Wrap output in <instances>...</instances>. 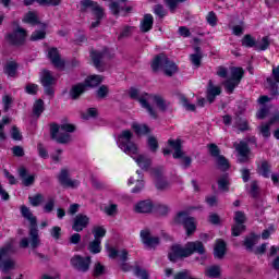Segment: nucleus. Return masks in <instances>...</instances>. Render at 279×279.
I'll return each mask as SVG.
<instances>
[{
	"label": "nucleus",
	"mask_w": 279,
	"mask_h": 279,
	"mask_svg": "<svg viewBox=\"0 0 279 279\" xmlns=\"http://www.w3.org/2000/svg\"><path fill=\"white\" fill-rule=\"evenodd\" d=\"M193 254H198V256H204L206 254L204 242L199 240L191 241L187 242L184 247L180 244L171 245L170 252L168 253V260H170V263H178V260L189 258L190 256H193Z\"/></svg>",
	"instance_id": "1"
},
{
	"label": "nucleus",
	"mask_w": 279,
	"mask_h": 279,
	"mask_svg": "<svg viewBox=\"0 0 279 279\" xmlns=\"http://www.w3.org/2000/svg\"><path fill=\"white\" fill-rule=\"evenodd\" d=\"M153 73H158L160 69H163V74L167 77H173L178 73V64L171 61L165 53L156 54L150 63Z\"/></svg>",
	"instance_id": "2"
},
{
	"label": "nucleus",
	"mask_w": 279,
	"mask_h": 279,
	"mask_svg": "<svg viewBox=\"0 0 279 279\" xmlns=\"http://www.w3.org/2000/svg\"><path fill=\"white\" fill-rule=\"evenodd\" d=\"M21 215L31 223L28 232L31 238V246L33 247V250H36V247L40 245V238L38 236V220L36 216L32 214V210H29L28 207L25 205L21 206Z\"/></svg>",
	"instance_id": "3"
},
{
	"label": "nucleus",
	"mask_w": 279,
	"mask_h": 279,
	"mask_svg": "<svg viewBox=\"0 0 279 279\" xmlns=\"http://www.w3.org/2000/svg\"><path fill=\"white\" fill-rule=\"evenodd\" d=\"M89 9L92 10L93 16L96 19L95 22H92L90 29H95L101 25L106 12L104 11V7L99 5V2L97 1L81 0V12H87Z\"/></svg>",
	"instance_id": "4"
},
{
	"label": "nucleus",
	"mask_w": 279,
	"mask_h": 279,
	"mask_svg": "<svg viewBox=\"0 0 279 279\" xmlns=\"http://www.w3.org/2000/svg\"><path fill=\"white\" fill-rule=\"evenodd\" d=\"M132 138H134V133L130 130H123L118 135V147L129 156L132 154H138V146L132 141Z\"/></svg>",
	"instance_id": "5"
},
{
	"label": "nucleus",
	"mask_w": 279,
	"mask_h": 279,
	"mask_svg": "<svg viewBox=\"0 0 279 279\" xmlns=\"http://www.w3.org/2000/svg\"><path fill=\"white\" fill-rule=\"evenodd\" d=\"M39 82L44 88V94L53 99L56 97V89L53 88L56 86V76L51 71L43 70Z\"/></svg>",
	"instance_id": "6"
},
{
	"label": "nucleus",
	"mask_w": 279,
	"mask_h": 279,
	"mask_svg": "<svg viewBox=\"0 0 279 279\" xmlns=\"http://www.w3.org/2000/svg\"><path fill=\"white\" fill-rule=\"evenodd\" d=\"M169 147H172L174 149V153L172 157L174 160H182L183 168L189 169L191 165L193 163V159L190 156H184V151L182 150V140H168Z\"/></svg>",
	"instance_id": "7"
},
{
	"label": "nucleus",
	"mask_w": 279,
	"mask_h": 279,
	"mask_svg": "<svg viewBox=\"0 0 279 279\" xmlns=\"http://www.w3.org/2000/svg\"><path fill=\"white\" fill-rule=\"evenodd\" d=\"M5 39L12 47H23L27 43V29L17 26L5 36Z\"/></svg>",
	"instance_id": "8"
},
{
	"label": "nucleus",
	"mask_w": 279,
	"mask_h": 279,
	"mask_svg": "<svg viewBox=\"0 0 279 279\" xmlns=\"http://www.w3.org/2000/svg\"><path fill=\"white\" fill-rule=\"evenodd\" d=\"M93 264V257L82 256L76 254L71 257L70 265L75 271H81L82 274H87L90 270V265Z\"/></svg>",
	"instance_id": "9"
},
{
	"label": "nucleus",
	"mask_w": 279,
	"mask_h": 279,
	"mask_svg": "<svg viewBox=\"0 0 279 279\" xmlns=\"http://www.w3.org/2000/svg\"><path fill=\"white\" fill-rule=\"evenodd\" d=\"M129 97L130 99H134L135 101H138L142 106V108H145L147 110L149 117L151 119H158V113L154 110V107L145 99V97L140 96L138 89L136 87H131L129 89Z\"/></svg>",
	"instance_id": "10"
},
{
	"label": "nucleus",
	"mask_w": 279,
	"mask_h": 279,
	"mask_svg": "<svg viewBox=\"0 0 279 279\" xmlns=\"http://www.w3.org/2000/svg\"><path fill=\"white\" fill-rule=\"evenodd\" d=\"M12 252V244H7L0 248V267L3 274H9L10 269H14V260L8 258ZM8 258V259H4ZM4 259V260H3Z\"/></svg>",
	"instance_id": "11"
},
{
	"label": "nucleus",
	"mask_w": 279,
	"mask_h": 279,
	"mask_svg": "<svg viewBox=\"0 0 279 279\" xmlns=\"http://www.w3.org/2000/svg\"><path fill=\"white\" fill-rule=\"evenodd\" d=\"M59 184L63 189H77L81 182L77 179L72 180L71 174H69V169L62 168L57 177Z\"/></svg>",
	"instance_id": "12"
},
{
	"label": "nucleus",
	"mask_w": 279,
	"mask_h": 279,
	"mask_svg": "<svg viewBox=\"0 0 279 279\" xmlns=\"http://www.w3.org/2000/svg\"><path fill=\"white\" fill-rule=\"evenodd\" d=\"M140 238L143 245H145L146 250H156V247L160 245V238L153 236L151 231L149 229L141 230Z\"/></svg>",
	"instance_id": "13"
},
{
	"label": "nucleus",
	"mask_w": 279,
	"mask_h": 279,
	"mask_svg": "<svg viewBox=\"0 0 279 279\" xmlns=\"http://www.w3.org/2000/svg\"><path fill=\"white\" fill-rule=\"evenodd\" d=\"M47 58L54 69H65L66 61L62 59V54H60V50H58V48H48Z\"/></svg>",
	"instance_id": "14"
},
{
	"label": "nucleus",
	"mask_w": 279,
	"mask_h": 279,
	"mask_svg": "<svg viewBox=\"0 0 279 279\" xmlns=\"http://www.w3.org/2000/svg\"><path fill=\"white\" fill-rule=\"evenodd\" d=\"M60 133V124L52 122L50 123V138L59 143V145H66V143L71 142V135L69 133Z\"/></svg>",
	"instance_id": "15"
},
{
	"label": "nucleus",
	"mask_w": 279,
	"mask_h": 279,
	"mask_svg": "<svg viewBox=\"0 0 279 279\" xmlns=\"http://www.w3.org/2000/svg\"><path fill=\"white\" fill-rule=\"evenodd\" d=\"M109 10L113 16L119 17V16H128V14H132L134 8H132V5L121 4L117 1H112L109 4Z\"/></svg>",
	"instance_id": "16"
},
{
	"label": "nucleus",
	"mask_w": 279,
	"mask_h": 279,
	"mask_svg": "<svg viewBox=\"0 0 279 279\" xmlns=\"http://www.w3.org/2000/svg\"><path fill=\"white\" fill-rule=\"evenodd\" d=\"M105 57H106V51H104V50L92 49L89 51V58L92 60V64L100 73H104L106 71V68L104 66V58Z\"/></svg>",
	"instance_id": "17"
},
{
	"label": "nucleus",
	"mask_w": 279,
	"mask_h": 279,
	"mask_svg": "<svg viewBox=\"0 0 279 279\" xmlns=\"http://www.w3.org/2000/svg\"><path fill=\"white\" fill-rule=\"evenodd\" d=\"M88 93L86 85L83 82L75 83L69 90V97L72 101H80L84 95Z\"/></svg>",
	"instance_id": "18"
},
{
	"label": "nucleus",
	"mask_w": 279,
	"mask_h": 279,
	"mask_svg": "<svg viewBox=\"0 0 279 279\" xmlns=\"http://www.w3.org/2000/svg\"><path fill=\"white\" fill-rule=\"evenodd\" d=\"M90 223V218L84 214H77L73 220L72 230L74 232H82L84 229L88 228Z\"/></svg>",
	"instance_id": "19"
},
{
	"label": "nucleus",
	"mask_w": 279,
	"mask_h": 279,
	"mask_svg": "<svg viewBox=\"0 0 279 279\" xmlns=\"http://www.w3.org/2000/svg\"><path fill=\"white\" fill-rule=\"evenodd\" d=\"M22 22L26 25H32V27H36V25H41L43 29H47V24L40 22V17H38V14H36V12L34 11H28L27 13H25Z\"/></svg>",
	"instance_id": "20"
},
{
	"label": "nucleus",
	"mask_w": 279,
	"mask_h": 279,
	"mask_svg": "<svg viewBox=\"0 0 279 279\" xmlns=\"http://www.w3.org/2000/svg\"><path fill=\"white\" fill-rule=\"evenodd\" d=\"M134 210L140 215H149L154 213V202L151 199L140 201L135 205Z\"/></svg>",
	"instance_id": "21"
},
{
	"label": "nucleus",
	"mask_w": 279,
	"mask_h": 279,
	"mask_svg": "<svg viewBox=\"0 0 279 279\" xmlns=\"http://www.w3.org/2000/svg\"><path fill=\"white\" fill-rule=\"evenodd\" d=\"M236 151L239 154L238 161L243 165L245 162H250V145L245 142H240V144L236 146Z\"/></svg>",
	"instance_id": "22"
},
{
	"label": "nucleus",
	"mask_w": 279,
	"mask_h": 279,
	"mask_svg": "<svg viewBox=\"0 0 279 279\" xmlns=\"http://www.w3.org/2000/svg\"><path fill=\"white\" fill-rule=\"evenodd\" d=\"M226 254H228V243H226L222 239L216 240L214 246V258L221 260Z\"/></svg>",
	"instance_id": "23"
},
{
	"label": "nucleus",
	"mask_w": 279,
	"mask_h": 279,
	"mask_svg": "<svg viewBox=\"0 0 279 279\" xmlns=\"http://www.w3.org/2000/svg\"><path fill=\"white\" fill-rule=\"evenodd\" d=\"M17 173L24 186H32L36 182V174H29L25 167H20Z\"/></svg>",
	"instance_id": "24"
},
{
	"label": "nucleus",
	"mask_w": 279,
	"mask_h": 279,
	"mask_svg": "<svg viewBox=\"0 0 279 279\" xmlns=\"http://www.w3.org/2000/svg\"><path fill=\"white\" fill-rule=\"evenodd\" d=\"M153 175L155 178V186L157 191H165V189L169 187V182L165 180V177L162 175V170L154 169Z\"/></svg>",
	"instance_id": "25"
},
{
	"label": "nucleus",
	"mask_w": 279,
	"mask_h": 279,
	"mask_svg": "<svg viewBox=\"0 0 279 279\" xmlns=\"http://www.w3.org/2000/svg\"><path fill=\"white\" fill-rule=\"evenodd\" d=\"M218 95H221V87L215 86V84L213 83V80H209L208 86H207V92H206L207 101L209 104H214L215 99H217Z\"/></svg>",
	"instance_id": "26"
},
{
	"label": "nucleus",
	"mask_w": 279,
	"mask_h": 279,
	"mask_svg": "<svg viewBox=\"0 0 279 279\" xmlns=\"http://www.w3.org/2000/svg\"><path fill=\"white\" fill-rule=\"evenodd\" d=\"M140 29L143 34L151 32V29H154V15L149 13L145 14L143 20L141 21Z\"/></svg>",
	"instance_id": "27"
},
{
	"label": "nucleus",
	"mask_w": 279,
	"mask_h": 279,
	"mask_svg": "<svg viewBox=\"0 0 279 279\" xmlns=\"http://www.w3.org/2000/svg\"><path fill=\"white\" fill-rule=\"evenodd\" d=\"M101 82H104V77L101 75L94 74V75L87 76L84 80L83 84L85 85L86 89L88 90V88H97V86H99V84H101Z\"/></svg>",
	"instance_id": "28"
},
{
	"label": "nucleus",
	"mask_w": 279,
	"mask_h": 279,
	"mask_svg": "<svg viewBox=\"0 0 279 279\" xmlns=\"http://www.w3.org/2000/svg\"><path fill=\"white\" fill-rule=\"evenodd\" d=\"M241 45L245 49H256L258 47V40L252 34H245L241 39Z\"/></svg>",
	"instance_id": "29"
},
{
	"label": "nucleus",
	"mask_w": 279,
	"mask_h": 279,
	"mask_svg": "<svg viewBox=\"0 0 279 279\" xmlns=\"http://www.w3.org/2000/svg\"><path fill=\"white\" fill-rule=\"evenodd\" d=\"M185 233L187 236H193L197 230V223L195 222V217L190 216L183 225Z\"/></svg>",
	"instance_id": "30"
},
{
	"label": "nucleus",
	"mask_w": 279,
	"mask_h": 279,
	"mask_svg": "<svg viewBox=\"0 0 279 279\" xmlns=\"http://www.w3.org/2000/svg\"><path fill=\"white\" fill-rule=\"evenodd\" d=\"M258 239H260V235L256 234L255 232H251L250 235H247L244 239L243 245L246 247L248 252H252L254 250V245L258 243Z\"/></svg>",
	"instance_id": "31"
},
{
	"label": "nucleus",
	"mask_w": 279,
	"mask_h": 279,
	"mask_svg": "<svg viewBox=\"0 0 279 279\" xmlns=\"http://www.w3.org/2000/svg\"><path fill=\"white\" fill-rule=\"evenodd\" d=\"M257 173L262 175V178H271V163L267 160L262 161L260 166L257 168Z\"/></svg>",
	"instance_id": "32"
},
{
	"label": "nucleus",
	"mask_w": 279,
	"mask_h": 279,
	"mask_svg": "<svg viewBox=\"0 0 279 279\" xmlns=\"http://www.w3.org/2000/svg\"><path fill=\"white\" fill-rule=\"evenodd\" d=\"M43 112H45V100H43V98H38L33 104V117L40 119V117H43Z\"/></svg>",
	"instance_id": "33"
},
{
	"label": "nucleus",
	"mask_w": 279,
	"mask_h": 279,
	"mask_svg": "<svg viewBox=\"0 0 279 279\" xmlns=\"http://www.w3.org/2000/svg\"><path fill=\"white\" fill-rule=\"evenodd\" d=\"M132 130L135 132L136 136H147L151 134V129H149L147 124L133 123Z\"/></svg>",
	"instance_id": "34"
},
{
	"label": "nucleus",
	"mask_w": 279,
	"mask_h": 279,
	"mask_svg": "<svg viewBox=\"0 0 279 279\" xmlns=\"http://www.w3.org/2000/svg\"><path fill=\"white\" fill-rule=\"evenodd\" d=\"M266 82L268 84V90H269V95L270 97H279V86L276 81H274V77L268 76L266 78Z\"/></svg>",
	"instance_id": "35"
},
{
	"label": "nucleus",
	"mask_w": 279,
	"mask_h": 279,
	"mask_svg": "<svg viewBox=\"0 0 279 279\" xmlns=\"http://www.w3.org/2000/svg\"><path fill=\"white\" fill-rule=\"evenodd\" d=\"M19 71V63L16 61L8 62L4 66V74L9 77H16V72Z\"/></svg>",
	"instance_id": "36"
},
{
	"label": "nucleus",
	"mask_w": 279,
	"mask_h": 279,
	"mask_svg": "<svg viewBox=\"0 0 279 279\" xmlns=\"http://www.w3.org/2000/svg\"><path fill=\"white\" fill-rule=\"evenodd\" d=\"M93 278H101L106 276V266L101 262H96L92 270Z\"/></svg>",
	"instance_id": "37"
},
{
	"label": "nucleus",
	"mask_w": 279,
	"mask_h": 279,
	"mask_svg": "<svg viewBox=\"0 0 279 279\" xmlns=\"http://www.w3.org/2000/svg\"><path fill=\"white\" fill-rule=\"evenodd\" d=\"M190 217L191 216H189V211L186 210L178 211L173 217V223H175V226H183L186 219H190Z\"/></svg>",
	"instance_id": "38"
},
{
	"label": "nucleus",
	"mask_w": 279,
	"mask_h": 279,
	"mask_svg": "<svg viewBox=\"0 0 279 279\" xmlns=\"http://www.w3.org/2000/svg\"><path fill=\"white\" fill-rule=\"evenodd\" d=\"M135 162H137V166L144 171H147L149 167H151V159L145 157L144 155L137 156Z\"/></svg>",
	"instance_id": "39"
},
{
	"label": "nucleus",
	"mask_w": 279,
	"mask_h": 279,
	"mask_svg": "<svg viewBox=\"0 0 279 279\" xmlns=\"http://www.w3.org/2000/svg\"><path fill=\"white\" fill-rule=\"evenodd\" d=\"M89 254H101V240L94 239L87 245Z\"/></svg>",
	"instance_id": "40"
},
{
	"label": "nucleus",
	"mask_w": 279,
	"mask_h": 279,
	"mask_svg": "<svg viewBox=\"0 0 279 279\" xmlns=\"http://www.w3.org/2000/svg\"><path fill=\"white\" fill-rule=\"evenodd\" d=\"M107 232L108 231L104 228V226H95L92 229V234L97 241H101V239L106 236Z\"/></svg>",
	"instance_id": "41"
},
{
	"label": "nucleus",
	"mask_w": 279,
	"mask_h": 279,
	"mask_svg": "<svg viewBox=\"0 0 279 279\" xmlns=\"http://www.w3.org/2000/svg\"><path fill=\"white\" fill-rule=\"evenodd\" d=\"M218 189L219 191H223L228 193L230 191V180L228 179V174H223L218 179Z\"/></svg>",
	"instance_id": "42"
},
{
	"label": "nucleus",
	"mask_w": 279,
	"mask_h": 279,
	"mask_svg": "<svg viewBox=\"0 0 279 279\" xmlns=\"http://www.w3.org/2000/svg\"><path fill=\"white\" fill-rule=\"evenodd\" d=\"M243 75H245V70H243V68H233L231 70V80H233V82H238L239 84H241V80H243Z\"/></svg>",
	"instance_id": "43"
},
{
	"label": "nucleus",
	"mask_w": 279,
	"mask_h": 279,
	"mask_svg": "<svg viewBox=\"0 0 279 279\" xmlns=\"http://www.w3.org/2000/svg\"><path fill=\"white\" fill-rule=\"evenodd\" d=\"M235 128H238L240 132H247L250 131V122H247L246 119H243L238 116L235 118Z\"/></svg>",
	"instance_id": "44"
},
{
	"label": "nucleus",
	"mask_w": 279,
	"mask_h": 279,
	"mask_svg": "<svg viewBox=\"0 0 279 279\" xmlns=\"http://www.w3.org/2000/svg\"><path fill=\"white\" fill-rule=\"evenodd\" d=\"M153 213H157V215L161 217H167V215H169V206L156 203L154 204Z\"/></svg>",
	"instance_id": "45"
},
{
	"label": "nucleus",
	"mask_w": 279,
	"mask_h": 279,
	"mask_svg": "<svg viewBox=\"0 0 279 279\" xmlns=\"http://www.w3.org/2000/svg\"><path fill=\"white\" fill-rule=\"evenodd\" d=\"M216 158L217 166L219 167V169H221V171H228V169H230V161H228L226 156L219 155Z\"/></svg>",
	"instance_id": "46"
},
{
	"label": "nucleus",
	"mask_w": 279,
	"mask_h": 279,
	"mask_svg": "<svg viewBox=\"0 0 279 279\" xmlns=\"http://www.w3.org/2000/svg\"><path fill=\"white\" fill-rule=\"evenodd\" d=\"M47 38V32L36 29L32 33L29 40L31 43H38V40H45Z\"/></svg>",
	"instance_id": "47"
},
{
	"label": "nucleus",
	"mask_w": 279,
	"mask_h": 279,
	"mask_svg": "<svg viewBox=\"0 0 279 279\" xmlns=\"http://www.w3.org/2000/svg\"><path fill=\"white\" fill-rule=\"evenodd\" d=\"M239 84L241 83H239L238 81H233L232 78H229L223 82L225 90L228 93V95H232V93H234V88H236Z\"/></svg>",
	"instance_id": "48"
},
{
	"label": "nucleus",
	"mask_w": 279,
	"mask_h": 279,
	"mask_svg": "<svg viewBox=\"0 0 279 279\" xmlns=\"http://www.w3.org/2000/svg\"><path fill=\"white\" fill-rule=\"evenodd\" d=\"M147 147L153 154H156V151H158V148L160 147V145L158 144V138H156V136L154 135L148 136Z\"/></svg>",
	"instance_id": "49"
},
{
	"label": "nucleus",
	"mask_w": 279,
	"mask_h": 279,
	"mask_svg": "<svg viewBox=\"0 0 279 279\" xmlns=\"http://www.w3.org/2000/svg\"><path fill=\"white\" fill-rule=\"evenodd\" d=\"M205 275L207 276V278H220L221 276V267L215 265L209 267Z\"/></svg>",
	"instance_id": "50"
},
{
	"label": "nucleus",
	"mask_w": 279,
	"mask_h": 279,
	"mask_svg": "<svg viewBox=\"0 0 279 279\" xmlns=\"http://www.w3.org/2000/svg\"><path fill=\"white\" fill-rule=\"evenodd\" d=\"M250 195L253 199H258V197H260V187L258 186V181H252Z\"/></svg>",
	"instance_id": "51"
},
{
	"label": "nucleus",
	"mask_w": 279,
	"mask_h": 279,
	"mask_svg": "<svg viewBox=\"0 0 279 279\" xmlns=\"http://www.w3.org/2000/svg\"><path fill=\"white\" fill-rule=\"evenodd\" d=\"M271 45V41L269 40V36H264L262 38V41L256 46V51H267Z\"/></svg>",
	"instance_id": "52"
},
{
	"label": "nucleus",
	"mask_w": 279,
	"mask_h": 279,
	"mask_svg": "<svg viewBox=\"0 0 279 279\" xmlns=\"http://www.w3.org/2000/svg\"><path fill=\"white\" fill-rule=\"evenodd\" d=\"M153 100L156 104L157 108H159V110H161V112L167 111V102L165 101V98H162V96L155 95L153 97Z\"/></svg>",
	"instance_id": "53"
},
{
	"label": "nucleus",
	"mask_w": 279,
	"mask_h": 279,
	"mask_svg": "<svg viewBox=\"0 0 279 279\" xmlns=\"http://www.w3.org/2000/svg\"><path fill=\"white\" fill-rule=\"evenodd\" d=\"M163 1L168 5L171 14H174L175 10H178L179 3H186L187 0H163Z\"/></svg>",
	"instance_id": "54"
},
{
	"label": "nucleus",
	"mask_w": 279,
	"mask_h": 279,
	"mask_svg": "<svg viewBox=\"0 0 279 279\" xmlns=\"http://www.w3.org/2000/svg\"><path fill=\"white\" fill-rule=\"evenodd\" d=\"M234 223H239L242 226H245V222L247 221V217L245 216V211L238 210L234 213L233 217Z\"/></svg>",
	"instance_id": "55"
},
{
	"label": "nucleus",
	"mask_w": 279,
	"mask_h": 279,
	"mask_svg": "<svg viewBox=\"0 0 279 279\" xmlns=\"http://www.w3.org/2000/svg\"><path fill=\"white\" fill-rule=\"evenodd\" d=\"M245 230H247L245 225L235 223L231 227V234L232 236H241V233L245 232Z\"/></svg>",
	"instance_id": "56"
},
{
	"label": "nucleus",
	"mask_w": 279,
	"mask_h": 279,
	"mask_svg": "<svg viewBox=\"0 0 279 279\" xmlns=\"http://www.w3.org/2000/svg\"><path fill=\"white\" fill-rule=\"evenodd\" d=\"M207 149L213 158H218L219 156H221V149H219V146H217V144L215 143L208 144Z\"/></svg>",
	"instance_id": "57"
},
{
	"label": "nucleus",
	"mask_w": 279,
	"mask_h": 279,
	"mask_svg": "<svg viewBox=\"0 0 279 279\" xmlns=\"http://www.w3.org/2000/svg\"><path fill=\"white\" fill-rule=\"evenodd\" d=\"M110 93V89L108 88V85H101L97 90H96V97L97 99H106Z\"/></svg>",
	"instance_id": "58"
},
{
	"label": "nucleus",
	"mask_w": 279,
	"mask_h": 279,
	"mask_svg": "<svg viewBox=\"0 0 279 279\" xmlns=\"http://www.w3.org/2000/svg\"><path fill=\"white\" fill-rule=\"evenodd\" d=\"M180 100H181L182 106L185 107V109L189 112H195V110H197V107H195V105L189 102V98H186V96H181Z\"/></svg>",
	"instance_id": "59"
},
{
	"label": "nucleus",
	"mask_w": 279,
	"mask_h": 279,
	"mask_svg": "<svg viewBox=\"0 0 279 279\" xmlns=\"http://www.w3.org/2000/svg\"><path fill=\"white\" fill-rule=\"evenodd\" d=\"M26 95H38V84L36 83H28L26 84L25 88H24Z\"/></svg>",
	"instance_id": "60"
},
{
	"label": "nucleus",
	"mask_w": 279,
	"mask_h": 279,
	"mask_svg": "<svg viewBox=\"0 0 279 279\" xmlns=\"http://www.w3.org/2000/svg\"><path fill=\"white\" fill-rule=\"evenodd\" d=\"M11 138L13 141H23V133H21V130L19 129V126L13 125L11 128Z\"/></svg>",
	"instance_id": "61"
},
{
	"label": "nucleus",
	"mask_w": 279,
	"mask_h": 279,
	"mask_svg": "<svg viewBox=\"0 0 279 279\" xmlns=\"http://www.w3.org/2000/svg\"><path fill=\"white\" fill-rule=\"evenodd\" d=\"M245 22L244 21H240L239 25H234L232 27V34L233 36H242L243 32H245Z\"/></svg>",
	"instance_id": "62"
},
{
	"label": "nucleus",
	"mask_w": 279,
	"mask_h": 279,
	"mask_svg": "<svg viewBox=\"0 0 279 279\" xmlns=\"http://www.w3.org/2000/svg\"><path fill=\"white\" fill-rule=\"evenodd\" d=\"M206 21L208 25H210L211 27H216L218 21L217 13H215V11H210L206 16Z\"/></svg>",
	"instance_id": "63"
},
{
	"label": "nucleus",
	"mask_w": 279,
	"mask_h": 279,
	"mask_svg": "<svg viewBox=\"0 0 279 279\" xmlns=\"http://www.w3.org/2000/svg\"><path fill=\"white\" fill-rule=\"evenodd\" d=\"M135 276H137L141 279H149V272L146 269H143L141 267H135Z\"/></svg>",
	"instance_id": "64"
}]
</instances>
